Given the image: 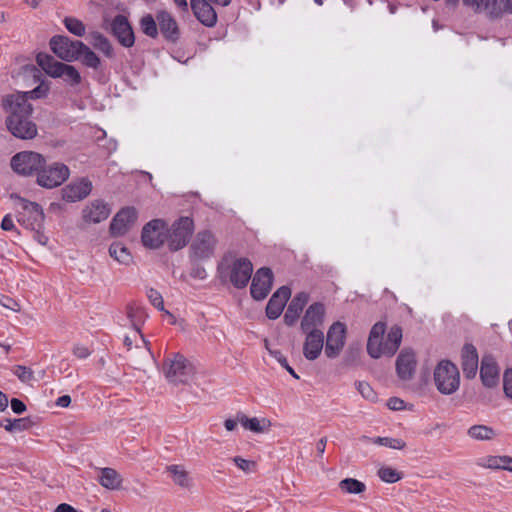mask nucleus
<instances>
[{
  "label": "nucleus",
  "mask_w": 512,
  "mask_h": 512,
  "mask_svg": "<svg viewBox=\"0 0 512 512\" xmlns=\"http://www.w3.org/2000/svg\"><path fill=\"white\" fill-rule=\"evenodd\" d=\"M2 107L7 114L6 127L14 137L30 140L37 136V125L31 119L33 107L26 101L24 94L13 93L5 96Z\"/></svg>",
  "instance_id": "obj_1"
},
{
  "label": "nucleus",
  "mask_w": 512,
  "mask_h": 512,
  "mask_svg": "<svg viewBox=\"0 0 512 512\" xmlns=\"http://www.w3.org/2000/svg\"><path fill=\"white\" fill-rule=\"evenodd\" d=\"M385 330L386 325L383 322H377L371 328L367 342V352L372 358L391 357L401 344L402 329L399 326H393L384 340Z\"/></svg>",
  "instance_id": "obj_2"
},
{
  "label": "nucleus",
  "mask_w": 512,
  "mask_h": 512,
  "mask_svg": "<svg viewBox=\"0 0 512 512\" xmlns=\"http://www.w3.org/2000/svg\"><path fill=\"white\" fill-rule=\"evenodd\" d=\"M161 370L168 383L175 386L189 385L196 374L193 363L180 353L167 355Z\"/></svg>",
  "instance_id": "obj_3"
},
{
  "label": "nucleus",
  "mask_w": 512,
  "mask_h": 512,
  "mask_svg": "<svg viewBox=\"0 0 512 512\" xmlns=\"http://www.w3.org/2000/svg\"><path fill=\"white\" fill-rule=\"evenodd\" d=\"M437 390L444 395L455 393L460 386V373L457 366L449 360L440 361L433 373Z\"/></svg>",
  "instance_id": "obj_4"
},
{
  "label": "nucleus",
  "mask_w": 512,
  "mask_h": 512,
  "mask_svg": "<svg viewBox=\"0 0 512 512\" xmlns=\"http://www.w3.org/2000/svg\"><path fill=\"white\" fill-rule=\"evenodd\" d=\"M37 64L52 78H63L72 86L81 82V75L74 66L59 62L48 54H38Z\"/></svg>",
  "instance_id": "obj_5"
},
{
  "label": "nucleus",
  "mask_w": 512,
  "mask_h": 512,
  "mask_svg": "<svg viewBox=\"0 0 512 512\" xmlns=\"http://www.w3.org/2000/svg\"><path fill=\"white\" fill-rule=\"evenodd\" d=\"M463 5L475 13L497 20L512 15V0H462Z\"/></svg>",
  "instance_id": "obj_6"
},
{
  "label": "nucleus",
  "mask_w": 512,
  "mask_h": 512,
  "mask_svg": "<svg viewBox=\"0 0 512 512\" xmlns=\"http://www.w3.org/2000/svg\"><path fill=\"white\" fill-rule=\"evenodd\" d=\"M194 231V222L190 217H180L167 229V244L171 251H178L186 246Z\"/></svg>",
  "instance_id": "obj_7"
},
{
  "label": "nucleus",
  "mask_w": 512,
  "mask_h": 512,
  "mask_svg": "<svg viewBox=\"0 0 512 512\" xmlns=\"http://www.w3.org/2000/svg\"><path fill=\"white\" fill-rule=\"evenodd\" d=\"M69 176L70 170L65 164L54 162L45 166L44 163L38 171L37 183L41 187L51 189L60 186Z\"/></svg>",
  "instance_id": "obj_8"
},
{
  "label": "nucleus",
  "mask_w": 512,
  "mask_h": 512,
  "mask_svg": "<svg viewBox=\"0 0 512 512\" xmlns=\"http://www.w3.org/2000/svg\"><path fill=\"white\" fill-rule=\"evenodd\" d=\"M11 199L15 200L23 210L18 215L19 223L28 229H36L42 227L44 222V213L39 204L28 201L16 194H12Z\"/></svg>",
  "instance_id": "obj_9"
},
{
  "label": "nucleus",
  "mask_w": 512,
  "mask_h": 512,
  "mask_svg": "<svg viewBox=\"0 0 512 512\" xmlns=\"http://www.w3.org/2000/svg\"><path fill=\"white\" fill-rule=\"evenodd\" d=\"M50 48L61 60L73 62L81 56V48H84V43L72 40L67 36L56 35L50 40Z\"/></svg>",
  "instance_id": "obj_10"
},
{
  "label": "nucleus",
  "mask_w": 512,
  "mask_h": 512,
  "mask_svg": "<svg viewBox=\"0 0 512 512\" xmlns=\"http://www.w3.org/2000/svg\"><path fill=\"white\" fill-rule=\"evenodd\" d=\"M45 163L41 154L32 151H23L14 155L11 159L12 169L20 175L28 176L37 173Z\"/></svg>",
  "instance_id": "obj_11"
},
{
  "label": "nucleus",
  "mask_w": 512,
  "mask_h": 512,
  "mask_svg": "<svg viewBox=\"0 0 512 512\" xmlns=\"http://www.w3.org/2000/svg\"><path fill=\"white\" fill-rule=\"evenodd\" d=\"M141 240L149 249L160 248L167 241V225L162 219H153L142 229Z\"/></svg>",
  "instance_id": "obj_12"
},
{
  "label": "nucleus",
  "mask_w": 512,
  "mask_h": 512,
  "mask_svg": "<svg viewBox=\"0 0 512 512\" xmlns=\"http://www.w3.org/2000/svg\"><path fill=\"white\" fill-rule=\"evenodd\" d=\"M346 327L341 322H335L327 332L325 355L334 359L338 357L345 345Z\"/></svg>",
  "instance_id": "obj_13"
},
{
  "label": "nucleus",
  "mask_w": 512,
  "mask_h": 512,
  "mask_svg": "<svg viewBox=\"0 0 512 512\" xmlns=\"http://www.w3.org/2000/svg\"><path fill=\"white\" fill-rule=\"evenodd\" d=\"M92 188L87 177L77 178L61 189L62 199L68 203L81 201L90 195Z\"/></svg>",
  "instance_id": "obj_14"
},
{
  "label": "nucleus",
  "mask_w": 512,
  "mask_h": 512,
  "mask_svg": "<svg viewBox=\"0 0 512 512\" xmlns=\"http://www.w3.org/2000/svg\"><path fill=\"white\" fill-rule=\"evenodd\" d=\"M216 244L217 240L212 232L200 231L196 234L190 247L192 256L196 259L208 258L214 253Z\"/></svg>",
  "instance_id": "obj_15"
},
{
  "label": "nucleus",
  "mask_w": 512,
  "mask_h": 512,
  "mask_svg": "<svg viewBox=\"0 0 512 512\" xmlns=\"http://www.w3.org/2000/svg\"><path fill=\"white\" fill-rule=\"evenodd\" d=\"M138 217L137 210L134 207L122 208L113 217L110 224V232L113 236H122L126 234L135 224Z\"/></svg>",
  "instance_id": "obj_16"
},
{
  "label": "nucleus",
  "mask_w": 512,
  "mask_h": 512,
  "mask_svg": "<svg viewBox=\"0 0 512 512\" xmlns=\"http://www.w3.org/2000/svg\"><path fill=\"white\" fill-rule=\"evenodd\" d=\"M252 272L253 266L250 260L246 258H238L230 265L229 278L235 287L243 288L249 282Z\"/></svg>",
  "instance_id": "obj_17"
},
{
  "label": "nucleus",
  "mask_w": 512,
  "mask_h": 512,
  "mask_svg": "<svg viewBox=\"0 0 512 512\" xmlns=\"http://www.w3.org/2000/svg\"><path fill=\"white\" fill-rule=\"evenodd\" d=\"M110 31L122 46L129 48L134 45V32L125 16L117 15L110 24Z\"/></svg>",
  "instance_id": "obj_18"
},
{
  "label": "nucleus",
  "mask_w": 512,
  "mask_h": 512,
  "mask_svg": "<svg viewBox=\"0 0 512 512\" xmlns=\"http://www.w3.org/2000/svg\"><path fill=\"white\" fill-rule=\"evenodd\" d=\"M111 214V208L103 200L95 199L84 206L82 219L88 224H97L106 220Z\"/></svg>",
  "instance_id": "obj_19"
},
{
  "label": "nucleus",
  "mask_w": 512,
  "mask_h": 512,
  "mask_svg": "<svg viewBox=\"0 0 512 512\" xmlns=\"http://www.w3.org/2000/svg\"><path fill=\"white\" fill-rule=\"evenodd\" d=\"M273 281V274L269 268H260L252 279L251 295L255 300H263L269 294Z\"/></svg>",
  "instance_id": "obj_20"
},
{
  "label": "nucleus",
  "mask_w": 512,
  "mask_h": 512,
  "mask_svg": "<svg viewBox=\"0 0 512 512\" xmlns=\"http://www.w3.org/2000/svg\"><path fill=\"white\" fill-rule=\"evenodd\" d=\"M415 353L410 349H403L396 360V371L398 377L403 381L412 379L416 370Z\"/></svg>",
  "instance_id": "obj_21"
},
{
  "label": "nucleus",
  "mask_w": 512,
  "mask_h": 512,
  "mask_svg": "<svg viewBox=\"0 0 512 512\" xmlns=\"http://www.w3.org/2000/svg\"><path fill=\"white\" fill-rule=\"evenodd\" d=\"M325 308L321 303H314L306 310L301 322L304 332L321 331L319 327L323 324Z\"/></svg>",
  "instance_id": "obj_22"
},
{
  "label": "nucleus",
  "mask_w": 512,
  "mask_h": 512,
  "mask_svg": "<svg viewBox=\"0 0 512 512\" xmlns=\"http://www.w3.org/2000/svg\"><path fill=\"white\" fill-rule=\"evenodd\" d=\"M499 367L491 355H484L481 361L480 377L484 386L495 387L499 383Z\"/></svg>",
  "instance_id": "obj_23"
},
{
  "label": "nucleus",
  "mask_w": 512,
  "mask_h": 512,
  "mask_svg": "<svg viewBox=\"0 0 512 512\" xmlns=\"http://www.w3.org/2000/svg\"><path fill=\"white\" fill-rule=\"evenodd\" d=\"M191 9L195 17L205 26L212 27L216 24L217 14L209 3V0H191Z\"/></svg>",
  "instance_id": "obj_24"
},
{
  "label": "nucleus",
  "mask_w": 512,
  "mask_h": 512,
  "mask_svg": "<svg viewBox=\"0 0 512 512\" xmlns=\"http://www.w3.org/2000/svg\"><path fill=\"white\" fill-rule=\"evenodd\" d=\"M291 295V290L286 287H280L270 298L267 307H266V315L269 319H277L283 309L284 306Z\"/></svg>",
  "instance_id": "obj_25"
},
{
  "label": "nucleus",
  "mask_w": 512,
  "mask_h": 512,
  "mask_svg": "<svg viewBox=\"0 0 512 512\" xmlns=\"http://www.w3.org/2000/svg\"><path fill=\"white\" fill-rule=\"evenodd\" d=\"M306 339L303 345V354L308 360H315L319 357L324 346V334L322 331L305 332Z\"/></svg>",
  "instance_id": "obj_26"
},
{
  "label": "nucleus",
  "mask_w": 512,
  "mask_h": 512,
  "mask_svg": "<svg viewBox=\"0 0 512 512\" xmlns=\"http://www.w3.org/2000/svg\"><path fill=\"white\" fill-rule=\"evenodd\" d=\"M478 353L472 344H465L461 351V366L467 378H474L478 370Z\"/></svg>",
  "instance_id": "obj_27"
},
{
  "label": "nucleus",
  "mask_w": 512,
  "mask_h": 512,
  "mask_svg": "<svg viewBox=\"0 0 512 512\" xmlns=\"http://www.w3.org/2000/svg\"><path fill=\"white\" fill-rule=\"evenodd\" d=\"M157 23L163 36L170 41L179 37V29L176 20L166 11H160L156 15Z\"/></svg>",
  "instance_id": "obj_28"
},
{
  "label": "nucleus",
  "mask_w": 512,
  "mask_h": 512,
  "mask_svg": "<svg viewBox=\"0 0 512 512\" xmlns=\"http://www.w3.org/2000/svg\"><path fill=\"white\" fill-rule=\"evenodd\" d=\"M238 421H240V425L250 432L261 434L269 431L272 426L271 421L268 418L262 417H248L244 413H238Z\"/></svg>",
  "instance_id": "obj_29"
},
{
  "label": "nucleus",
  "mask_w": 512,
  "mask_h": 512,
  "mask_svg": "<svg viewBox=\"0 0 512 512\" xmlns=\"http://www.w3.org/2000/svg\"><path fill=\"white\" fill-rule=\"evenodd\" d=\"M98 482L108 490H119L122 488L123 478L115 469L104 467L99 468Z\"/></svg>",
  "instance_id": "obj_30"
},
{
  "label": "nucleus",
  "mask_w": 512,
  "mask_h": 512,
  "mask_svg": "<svg viewBox=\"0 0 512 512\" xmlns=\"http://www.w3.org/2000/svg\"><path fill=\"white\" fill-rule=\"evenodd\" d=\"M308 302V295L305 292L298 293L290 302L284 315V320L288 325H293L304 306Z\"/></svg>",
  "instance_id": "obj_31"
},
{
  "label": "nucleus",
  "mask_w": 512,
  "mask_h": 512,
  "mask_svg": "<svg viewBox=\"0 0 512 512\" xmlns=\"http://www.w3.org/2000/svg\"><path fill=\"white\" fill-rule=\"evenodd\" d=\"M133 344H135V349L139 350L141 356L151 355L149 342L145 340L140 331L134 330L132 335H128L124 338V345L127 347L128 351L133 349Z\"/></svg>",
  "instance_id": "obj_32"
},
{
  "label": "nucleus",
  "mask_w": 512,
  "mask_h": 512,
  "mask_svg": "<svg viewBox=\"0 0 512 512\" xmlns=\"http://www.w3.org/2000/svg\"><path fill=\"white\" fill-rule=\"evenodd\" d=\"M467 435L476 441H492L499 434L496 430H494L491 426L484 424H477L471 426L467 430Z\"/></svg>",
  "instance_id": "obj_33"
},
{
  "label": "nucleus",
  "mask_w": 512,
  "mask_h": 512,
  "mask_svg": "<svg viewBox=\"0 0 512 512\" xmlns=\"http://www.w3.org/2000/svg\"><path fill=\"white\" fill-rule=\"evenodd\" d=\"M90 44L100 52H102L108 58H112L114 55L113 47L109 40L99 32H92L88 36Z\"/></svg>",
  "instance_id": "obj_34"
},
{
  "label": "nucleus",
  "mask_w": 512,
  "mask_h": 512,
  "mask_svg": "<svg viewBox=\"0 0 512 512\" xmlns=\"http://www.w3.org/2000/svg\"><path fill=\"white\" fill-rule=\"evenodd\" d=\"M127 317L134 330L140 331V327L144 324L148 315L142 306L132 304L127 308Z\"/></svg>",
  "instance_id": "obj_35"
},
{
  "label": "nucleus",
  "mask_w": 512,
  "mask_h": 512,
  "mask_svg": "<svg viewBox=\"0 0 512 512\" xmlns=\"http://www.w3.org/2000/svg\"><path fill=\"white\" fill-rule=\"evenodd\" d=\"M109 254L117 262L123 265H129L133 261L130 251L122 243L115 242L109 247Z\"/></svg>",
  "instance_id": "obj_36"
},
{
  "label": "nucleus",
  "mask_w": 512,
  "mask_h": 512,
  "mask_svg": "<svg viewBox=\"0 0 512 512\" xmlns=\"http://www.w3.org/2000/svg\"><path fill=\"white\" fill-rule=\"evenodd\" d=\"M167 471L170 473L173 482L183 488H189L191 486V479L189 473L181 465H170L167 467Z\"/></svg>",
  "instance_id": "obj_37"
},
{
  "label": "nucleus",
  "mask_w": 512,
  "mask_h": 512,
  "mask_svg": "<svg viewBox=\"0 0 512 512\" xmlns=\"http://www.w3.org/2000/svg\"><path fill=\"white\" fill-rule=\"evenodd\" d=\"M342 491L349 494H361L366 490V485L354 478H345L339 482Z\"/></svg>",
  "instance_id": "obj_38"
},
{
  "label": "nucleus",
  "mask_w": 512,
  "mask_h": 512,
  "mask_svg": "<svg viewBox=\"0 0 512 512\" xmlns=\"http://www.w3.org/2000/svg\"><path fill=\"white\" fill-rule=\"evenodd\" d=\"M63 23L66 29L75 36L82 37L86 33V27L84 23L75 17H65Z\"/></svg>",
  "instance_id": "obj_39"
},
{
  "label": "nucleus",
  "mask_w": 512,
  "mask_h": 512,
  "mask_svg": "<svg viewBox=\"0 0 512 512\" xmlns=\"http://www.w3.org/2000/svg\"><path fill=\"white\" fill-rule=\"evenodd\" d=\"M157 25V19L155 20L150 14L143 16L140 20L143 33L152 38L158 35Z\"/></svg>",
  "instance_id": "obj_40"
},
{
  "label": "nucleus",
  "mask_w": 512,
  "mask_h": 512,
  "mask_svg": "<svg viewBox=\"0 0 512 512\" xmlns=\"http://www.w3.org/2000/svg\"><path fill=\"white\" fill-rule=\"evenodd\" d=\"M377 474L386 483H395L402 478V474L390 466H381Z\"/></svg>",
  "instance_id": "obj_41"
},
{
  "label": "nucleus",
  "mask_w": 512,
  "mask_h": 512,
  "mask_svg": "<svg viewBox=\"0 0 512 512\" xmlns=\"http://www.w3.org/2000/svg\"><path fill=\"white\" fill-rule=\"evenodd\" d=\"M82 62L91 68L98 69L100 66L99 57L84 44V48H81Z\"/></svg>",
  "instance_id": "obj_42"
},
{
  "label": "nucleus",
  "mask_w": 512,
  "mask_h": 512,
  "mask_svg": "<svg viewBox=\"0 0 512 512\" xmlns=\"http://www.w3.org/2000/svg\"><path fill=\"white\" fill-rule=\"evenodd\" d=\"M233 463L244 473L250 474L256 471L257 464L255 461L245 459L241 456L232 458Z\"/></svg>",
  "instance_id": "obj_43"
},
{
  "label": "nucleus",
  "mask_w": 512,
  "mask_h": 512,
  "mask_svg": "<svg viewBox=\"0 0 512 512\" xmlns=\"http://www.w3.org/2000/svg\"><path fill=\"white\" fill-rule=\"evenodd\" d=\"M13 374L18 377V379L23 383H29L34 380V372L32 369L22 366L16 365L13 368Z\"/></svg>",
  "instance_id": "obj_44"
},
{
  "label": "nucleus",
  "mask_w": 512,
  "mask_h": 512,
  "mask_svg": "<svg viewBox=\"0 0 512 512\" xmlns=\"http://www.w3.org/2000/svg\"><path fill=\"white\" fill-rule=\"evenodd\" d=\"M269 353L283 368H285L289 372L290 375H292L295 379H299V375L289 365L286 357L280 351L269 350Z\"/></svg>",
  "instance_id": "obj_45"
},
{
  "label": "nucleus",
  "mask_w": 512,
  "mask_h": 512,
  "mask_svg": "<svg viewBox=\"0 0 512 512\" xmlns=\"http://www.w3.org/2000/svg\"><path fill=\"white\" fill-rule=\"evenodd\" d=\"M356 388L365 399L370 401L376 400V393L374 392L373 388L370 386L369 383L359 381L356 383Z\"/></svg>",
  "instance_id": "obj_46"
},
{
  "label": "nucleus",
  "mask_w": 512,
  "mask_h": 512,
  "mask_svg": "<svg viewBox=\"0 0 512 512\" xmlns=\"http://www.w3.org/2000/svg\"><path fill=\"white\" fill-rule=\"evenodd\" d=\"M508 456H490L486 460V466L491 469L505 470Z\"/></svg>",
  "instance_id": "obj_47"
},
{
  "label": "nucleus",
  "mask_w": 512,
  "mask_h": 512,
  "mask_svg": "<svg viewBox=\"0 0 512 512\" xmlns=\"http://www.w3.org/2000/svg\"><path fill=\"white\" fill-rule=\"evenodd\" d=\"M48 86L46 85H43V84H40L39 86H37L35 89L31 90V91H28V92H18L19 94H24L25 97H26V101H28V99H39V98H43L47 95L48 93Z\"/></svg>",
  "instance_id": "obj_48"
},
{
  "label": "nucleus",
  "mask_w": 512,
  "mask_h": 512,
  "mask_svg": "<svg viewBox=\"0 0 512 512\" xmlns=\"http://www.w3.org/2000/svg\"><path fill=\"white\" fill-rule=\"evenodd\" d=\"M147 296L151 304L159 310H164V301L162 295L155 289L151 288L147 292Z\"/></svg>",
  "instance_id": "obj_49"
},
{
  "label": "nucleus",
  "mask_w": 512,
  "mask_h": 512,
  "mask_svg": "<svg viewBox=\"0 0 512 512\" xmlns=\"http://www.w3.org/2000/svg\"><path fill=\"white\" fill-rule=\"evenodd\" d=\"M503 389L506 396L512 399V370H506L504 373Z\"/></svg>",
  "instance_id": "obj_50"
},
{
  "label": "nucleus",
  "mask_w": 512,
  "mask_h": 512,
  "mask_svg": "<svg viewBox=\"0 0 512 512\" xmlns=\"http://www.w3.org/2000/svg\"><path fill=\"white\" fill-rule=\"evenodd\" d=\"M385 447L396 449V450H402L406 447L405 441H403L400 438H389L385 437Z\"/></svg>",
  "instance_id": "obj_51"
},
{
  "label": "nucleus",
  "mask_w": 512,
  "mask_h": 512,
  "mask_svg": "<svg viewBox=\"0 0 512 512\" xmlns=\"http://www.w3.org/2000/svg\"><path fill=\"white\" fill-rule=\"evenodd\" d=\"M0 304L7 309H10L14 312L20 311V305L18 302H16L14 299L9 298L7 296H2L0 299Z\"/></svg>",
  "instance_id": "obj_52"
},
{
  "label": "nucleus",
  "mask_w": 512,
  "mask_h": 512,
  "mask_svg": "<svg viewBox=\"0 0 512 512\" xmlns=\"http://www.w3.org/2000/svg\"><path fill=\"white\" fill-rule=\"evenodd\" d=\"M1 228L5 231L16 232L17 235L20 234V232L16 229L13 218L10 214L5 215L4 218L2 219Z\"/></svg>",
  "instance_id": "obj_53"
},
{
  "label": "nucleus",
  "mask_w": 512,
  "mask_h": 512,
  "mask_svg": "<svg viewBox=\"0 0 512 512\" xmlns=\"http://www.w3.org/2000/svg\"><path fill=\"white\" fill-rule=\"evenodd\" d=\"M387 407L393 411H400L405 409V402L398 397H391L387 401Z\"/></svg>",
  "instance_id": "obj_54"
},
{
  "label": "nucleus",
  "mask_w": 512,
  "mask_h": 512,
  "mask_svg": "<svg viewBox=\"0 0 512 512\" xmlns=\"http://www.w3.org/2000/svg\"><path fill=\"white\" fill-rule=\"evenodd\" d=\"M5 421H6V424L4 425V428L9 432H12L14 430L23 429V426H22L23 420L22 419H15L13 421L6 419Z\"/></svg>",
  "instance_id": "obj_55"
},
{
  "label": "nucleus",
  "mask_w": 512,
  "mask_h": 512,
  "mask_svg": "<svg viewBox=\"0 0 512 512\" xmlns=\"http://www.w3.org/2000/svg\"><path fill=\"white\" fill-rule=\"evenodd\" d=\"M73 354L79 359H85L90 356L91 352L87 347L83 345H77L73 349Z\"/></svg>",
  "instance_id": "obj_56"
},
{
  "label": "nucleus",
  "mask_w": 512,
  "mask_h": 512,
  "mask_svg": "<svg viewBox=\"0 0 512 512\" xmlns=\"http://www.w3.org/2000/svg\"><path fill=\"white\" fill-rule=\"evenodd\" d=\"M11 409L16 414H21L26 410V405L19 399L13 398L11 400Z\"/></svg>",
  "instance_id": "obj_57"
},
{
  "label": "nucleus",
  "mask_w": 512,
  "mask_h": 512,
  "mask_svg": "<svg viewBox=\"0 0 512 512\" xmlns=\"http://www.w3.org/2000/svg\"><path fill=\"white\" fill-rule=\"evenodd\" d=\"M238 424H240V421H238V413L236 414L234 419H226L224 422L225 429L229 432L234 431Z\"/></svg>",
  "instance_id": "obj_58"
},
{
  "label": "nucleus",
  "mask_w": 512,
  "mask_h": 512,
  "mask_svg": "<svg viewBox=\"0 0 512 512\" xmlns=\"http://www.w3.org/2000/svg\"><path fill=\"white\" fill-rule=\"evenodd\" d=\"M40 229H41V228L33 229V230L35 231L34 238L36 239V241H37L39 244H41V245L45 246V245H47V243H48V240H49V239H48V237H47L44 233H42V232L40 231Z\"/></svg>",
  "instance_id": "obj_59"
},
{
  "label": "nucleus",
  "mask_w": 512,
  "mask_h": 512,
  "mask_svg": "<svg viewBox=\"0 0 512 512\" xmlns=\"http://www.w3.org/2000/svg\"><path fill=\"white\" fill-rule=\"evenodd\" d=\"M54 512H78V511L71 505L62 503L56 507Z\"/></svg>",
  "instance_id": "obj_60"
},
{
  "label": "nucleus",
  "mask_w": 512,
  "mask_h": 512,
  "mask_svg": "<svg viewBox=\"0 0 512 512\" xmlns=\"http://www.w3.org/2000/svg\"><path fill=\"white\" fill-rule=\"evenodd\" d=\"M71 403V397L69 395H63L57 399V406L68 407Z\"/></svg>",
  "instance_id": "obj_61"
},
{
  "label": "nucleus",
  "mask_w": 512,
  "mask_h": 512,
  "mask_svg": "<svg viewBox=\"0 0 512 512\" xmlns=\"http://www.w3.org/2000/svg\"><path fill=\"white\" fill-rule=\"evenodd\" d=\"M326 444H327V439L325 437L321 438L317 442L316 448L320 455H323V453L325 451Z\"/></svg>",
  "instance_id": "obj_62"
},
{
  "label": "nucleus",
  "mask_w": 512,
  "mask_h": 512,
  "mask_svg": "<svg viewBox=\"0 0 512 512\" xmlns=\"http://www.w3.org/2000/svg\"><path fill=\"white\" fill-rule=\"evenodd\" d=\"M8 406L7 396L0 391V411H4Z\"/></svg>",
  "instance_id": "obj_63"
},
{
  "label": "nucleus",
  "mask_w": 512,
  "mask_h": 512,
  "mask_svg": "<svg viewBox=\"0 0 512 512\" xmlns=\"http://www.w3.org/2000/svg\"><path fill=\"white\" fill-rule=\"evenodd\" d=\"M173 1H174V3H175L178 7L182 8L184 11H187V10H188V3H187V1H186V0H173Z\"/></svg>",
  "instance_id": "obj_64"
}]
</instances>
